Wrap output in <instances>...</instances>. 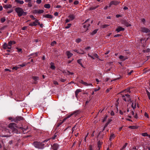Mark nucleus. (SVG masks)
<instances>
[{
  "label": "nucleus",
  "mask_w": 150,
  "mask_h": 150,
  "mask_svg": "<svg viewBox=\"0 0 150 150\" xmlns=\"http://www.w3.org/2000/svg\"><path fill=\"white\" fill-rule=\"evenodd\" d=\"M16 124L14 123H12L8 125V127H7V128L5 127H2L1 129L3 132H5V133H10V131L8 128H10L13 132H16L17 131V129L15 127H17Z\"/></svg>",
  "instance_id": "1"
},
{
  "label": "nucleus",
  "mask_w": 150,
  "mask_h": 150,
  "mask_svg": "<svg viewBox=\"0 0 150 150\" xmlns=\"http://www.w3.org/2000/svg\"><path fill=\"white\" fill-rule=\"evenodd\" d=\"M129 91V89H126L121 92L120 94V97L122 99L125 101H128L130 100V96L126 93Z\"/></svg>",
  "instance_id": "2"
},
{
  "label": "nucleus",
  "mask_w": 150,
  "mask_h": 150,
  "mask_svg": "<svg viewBox=\"0 0 150 150\" xmlns=\"http://www.w3.org/2000/svg\"><path fill=\"white\" fill-rule=\"evenodd\" d=\"M15 10L19 17H21L22 16H25L27 14L26 12H24L23 9L21 8L16 7L15 8Z\"/></svg>",
  "instance_id": "3"
},
{
  "label": "nucleus",
  "mask_w": 150,
  "mask_h": 150,
  "mask_svg": "<svg viewBox=\"0 0 150 150\" xmlns=\"http://www.w3.org/2000/svg\"><path fill=\"white\" fill-rule=\"evenodd\" d=\"M33 145L35 147L39 149H42L44 145L42 143L38 142H34Z\"/></svg>",
  "instance_id": "4"
},
{
  "label": "nucleus",
  "mask_w": 150,
  "mask_h": 150,
  "mask_svg": "<svg viewBox=\"0 0 150 150\" xmlns=\"http://www.w3.org/2000/svg\"><path fill=\"white\" fill-rule=\"evenodd\" d=\"M131 107L133 108V110H134L136 108V105L137 104V103L136 101L135 100H132L131 101ZM137 106L138 107H139V105H137Z\"/></svg>",
  "instance_id": "5"
},
{
  "label": "nucleus",
  "mask_w": 150,
  "mask_h": 150,
  "mask_svg": "<svg viewBox=\"0 0 150 150\" xmlns=\"http://www.w3.org/2000/svg\"><path fill=\"white\" fill-rule=\"evenodd\" d=\"M140 31L142 32L147 33L150 31V30L145 27H141L140 28Z\"/></svg>",
  "instance_id": "6"
},
{
  "label": "nucleus",
  "mask_w": 150,
  "mask_h": 150,
  "mask_svg": "<svg viewBox=\"0 0 150 150\" xmlns=\"http://www.w3.org/2000/svg\"><path fill=\"white\" fill-rule=\"evenodd\" d=\"M44 12L43 10H34L32 12L33 14H41L43 13Z\"/></svg>",
  "instance_id": "7"
},
{
  "label": "nucleus",
  "mask_w": 150,
  "mask_h": 150,
  "mask_svg": "<svg viewBox=\"0 0 150 150\" xmlns=\"http://www.w3.org/2000/svg\"><path fill=\"white\" fill-rule=\"evenodd\" d=\"M39 24L40 22L39 21V20L38 19H36L33 23H30L29 25L31 26H35L38 24Z\"/></svg>",
  "instance_id": "8"
},
{
  "label": "nucleus",
  "mask_w": 150,
  "mask_h": 150,
  "mask_svg": "<svg viewBox=\"0 0 150 150\" xmlns=\"http://www.w3.org/2000/svg\"><path fill=\"white\" fill-rule=\"evenodd\" d=\"M59 148V145L57 144H54L51 146V150H57Z\"/></svg>",
  "instance_id": "9"
},
{
  "label": "nucleus",
  "mask_w": 150,
  "mask_h": 150,
  "mask_svg": "<svg viewBox=\"0 0 150 150\" xmlns=\"http://www.w3.org/2000/svg\"><path fill=\"white\" fill-rule=\"evenodd\" d=\"M74 51L80 54H83L85 53L84 51L80 49L79 50H73Z\"/></svg>",
  "instance_id": "10"
},
{
  "label": "nucleus",
  "mask_w": 150,
  "mask_h": 150,
  "mask_svg": "<svg viewBox=\"0 0 150 150\" xmlns=\"http://www.w3.org/2000/svg\"><path fill=\"white\" fill-rule=\"evenodd\" d=\"M119 2L115 1H111L110 3L109 7H110L111 5H116L119 3Z\"/></svg>",
  "instance_id": "11"
},
{
  "label": "nucleus",
  "mask_w": 150,
  "mask_h": 150,
  "mask_svg": "<svg viewBox=\"0 0 150 150\" xmlns=\"http://www.w3.org/2000/svg\"><path fill=\"white\" fill-rule=\"evenodd\" d=\"M122 24H124L125 26L128 27L131 26V24L129 23L128 22L125 21H123L122 22Z\"/></svg>",
  "instance_id": "12"
},
{
  "label": "nucleus",
  "mask_w": 150,
  "mask_h": 150,
  "mask_svg": "<svg viewBox=\"0 0 150 150\" xmlns=\"http://www.w3.org/2000/svg\"><path fill=\"white\" fill-rule=\"evenodd\" d=\"M80 83H81L83 84L85 86H92V85L91 83H87L83 81L82 80H81L80 81Z\"/></svg>",
  "instance_id": "13"
},
{
  "label": "nucleus",
  "mask_w": 150,
  "mask_h": 150,
  "mask_svg": "<svg viewBox=\"0 0 150 150\" xmlns=\"http://www.w3.org/2000/svg\"><path fill=\"white\" fill-rule=\"evenodd\" d=\"M125 30V29L122 28V27L119 26L116 30V31L117 32H119L120 31H124Z\"/></svg>",
  "instance_id": "14"
},
{
  "label": "nucleus",
  "mask_w": 150,
  "mask_h": 150,
  "mask_svg": "<svg viewBox=\"0 0 150 150\" xmlns=\"http://www.w3.org/2000/svg\"><path fill=\"white\" fill-rule=\"evenodd\" d=\"M66 54L68 58H70L73 55V54L69 51H67L66 52Z\"/></svg>",
  "instance_id": "15"
},
{
  "label": "nucleus",
  "mask_w": 150,
  "mask_h": 150,
  "mask_svg": "<svg viewBox=\"0 0 150 150\" xmlns=\"http://www.w3.org/2000/svg\"><path fill=\"white\" fill-rule=\"evenodd\" d=\"M44 17L46 18H52L53 17L51 15L47 14L43 15Z\"/></svg>",
  "instance_id": "16"
},
{
  "label": "nucleus",
  "mask_w": 150,
  "mask_h": 150,
  "mask_svg": "<svg viewBox=\"0 0 150 150\" xmlns=\"http://www.w3.org/2000/svg\"><path fill=\"white\" fill-rule=\"evenodd\" d=\"M16 43L15 41H10L8 43V45L11 47L12 45L13 44H15Z\"/></svg>",
  "instance_id": "17"
},
{
  "label": "nucleus",
  "mask_w": 150,
  "mask_h": 150,
  "mask_svg": "<svg viewBox=\"0 0 150 150\" xmlns=\"http://www.w3.org/2000/svg\"><path fill=\"white\" fill-rule=\"evenodd\" d=\"M12 7V5L11 4H5L3 6V7L5 8H9Z\"/></svg>",
  "instance_id": "18"
},
{
  "label": "nucleus",
  "mask_w": 150,
  "mask_h": 150,
  "mask_svg": "<svg viewBox=\"0 0 150 150\" xmlns=\"http://www.w3.org/2000/svg\"><path fill=\"white\" fill-rule=\"evenodd\" d=\"M68 18L71 21H72L75 18V16L73 14H70Z\"/></svg>",
  "instance_id": "19"
},
{
  "label": "nucleus",
  "mask_w": 150,
  "mask_h": 150,
  "mask_svg": "<svg viewBox=\"0 0 150 150\" xmlns=\"http://www.w3.org/2000/svg\"><path fill=\"white\" fill-rule=\"evenodd\" d=\"M15 1L17 3L19 4H23L24 3L23 1L20 0H15Z\"/></svg>",
  "instance_id": "20"
},
{
  "label": "nucleus",
  "mask_w": 150,
  "mask_h": 150,
  "mask_svg": "<svg viewBox=\"0 0 150 150\" xmlns=\"http://www.w3.org/2000/svg\"><path fill=\"white\" fill-rule=\"evenodd\" d=\"M50 68L52 69H54L55 68V66H54V64L53 62H51L50 64Z\"/></svg>",
  "instance_id": "21"
},
{
  "label": "nucleus",
  "mask_w": 150,
  "mask_h": 150,
  "mask_svg": "<svg viewBox=\"0 0 150 150\" xmlns=\"http://www.w3.org/2000/svg\"><path fill=\"white\" fill-rule=\"evenodd\" d=\"M79 111H75L73 113L69 115L68 116V118H69L71 117V116H72L73 115H77L79 113Z\"/></svg>",
  "instance_id": "22"
},
{
  "label": "nucleus",
  "mask_w": 150,
  "mask_h": 150,
  "mask_svg": "<svg viewBox=\"0 0 150 150\" xmlns=\"http://www.w3.org/2000/svg\"><path fill=\"white\" fill-rule=\"evenodd\" d=\"M82 59H80L77 60L78 63L82 67H83V65L82 63Z\"/></svg>",
  "instance_id": "23"
},
{
  "label": "nucleus",
  "mask_w": 150,
  "mask_h": 150,
  "mask_svg": "<svg viewBox=\"0 0 150 150\" xmlns=\"http://www.w3.org/2000/svg\"><path fill=\"white\" fill-rule=\"evenodd\" d=\"M32 78L35 81L38 80H39V78L38 76H33Z\"/></svg>",
  "instance_id": "24"
},
{
  "label": "nucleus",
  "mask_w": 150,
  "mask_h": 150,
  "mask_svg": "<svg viewBox=\"0 0 150 150\" xmlns=\"http://www.w3.org/2000/svg\"><path fill=\"white\" fill-rule=\"evenodd\" d=\"M115 137V135L114 134H112L110 136L109 139L111 140L112 139H113Z\"/></svg>",
  "instance_id": "25"
},
{
  "label": "nucleus",
  "mask_w": 150,
  "mask_h": 150,
  "mask_svg": "<svg viewBox=\"0 0 150 150\" xmlns=\"http://www.w3.org/2000/svg\"><path fill=\"white\" fill-rule=\"evenodd\" d=\"M38 54V52H36L34 53H33L30 54L29 55V56H31L33 55H34L35 56H37Z\"/></svg>",
  "instance_id": "26"
},
{
  "label": "nucleus",
  "mask_w": 150,
  "mask_h": 150,
  "mask_svg": "<svg viewBox=\"0 0 150 150\" xmlns=\"http://www.w3.org/2000/svg\"><path fill=\"white\" fill-rule=\"evenodd\" d=\"M119 58L122 60H125L126 59V58L124 57L122 55H120L119 57Z\"/></svg>",
  "instance_id": "27"
},
{
  "label": "nucleus",
  "mask_w": 150,
  "mask_h": 150,
  "mask_svg": "<svg viewBox=\"0 0 150 150\" xmlns=\"http://www.w3.org/2000/svg\"><path fill=\"white\" fill-rule=\"evenodd\" d=\"M44 7L46 8H50V6L49 4H45L44 5Z\"/></svg>",
  "instance_id": "28"
},
{
  "label": "nucleus",
  "mask_w": 150,
  "mask_h": 150,
  "mask_svg": "<svg viewBox=\"0 0 150 150\" xmlns=\"http://www.w3.org/2000/svg\"><path fill=\"white\" fill-rule=\"evenodd\" d=\"M81 90L80 89H77L76 90L75 92V95L77 96L78 95L79 92H81Z\"/></svg>",
  "instance_id": "29"
},
{
  "label": "nucleus",
  "mask_w": 150,
  "mask_h": 150,
  "mask_svg": "<svg viewBox=\"0 0 150 150\" xmlns=\"http://www.w3.org/2000/svg\"><path fill=\"white\" fill-rule=\"evenodd\" d=\"M129 128L131 129H134L137 128V127L134 126H130L129 127Z\"/></svg>",
  "instance_id": "30"
},
{
  "label": "nucleus",
  "mask_w": 150,
  "mask_h": 150,
  "mask_svg": "<svg viewBox=\"0 0 150 150\" xmlns=\"http://www.w3.org/2000/svg\"><path fill=\"white\" fill-rule=\"evenodd\" d=\"M20 68V67H19V66H15V67H13L12 68V69H15L16 70L18 69H19Z\"/></svg>",
  "instance_id": "31"
},
{
  "label": "nucleus",
  "mask_w": 150,
  "mask_h": 150,
  "mask_svg": "<svg viewBox=\"0 0 150 150\" xmlns=\"http://www.w3.org/2000/svg\"><path fill=\"white\" fill-rule=\"evenodd\" d=\"M81 38H78L76 39V42L77 43H79L81 41Z\"/></svg>",
  "instance_id": "32"
},
{
  "label": "nucleus",
  "mask_w": 150,
  "mask_h": 150,
  "mask_svg": "<svg viewBox=\"0 0 150 150\" xmlns=\"http://www.w3.org/2000/svg\"><path fill=\"white\" fill-rule=\"evenodd\" d=\"M8 44L5 43L3 45V48L4 49H7Z\"/></svg>",
  "instance_id": "33"
},
{
  "label": "nucleus",
  "mask_w": 150,
  "mask_h": 150,
  "mask_svg": "<svg viewBox=\"0 0 150 150\" xmlns=\"http://www.w3.org/2000/svg\"><path fill=\"white\" fill-rule=\"evenodd\" d=\"M90 25L88 24L87 25H84L83 26V28H86V30H87L88 29V28L89 26Z\"/></svg>",
  "instance_id": "34"
},
{
  "label": "nucleus",
  "mask_w": 150,
  "mask_h": 150,
  "mask_svg": "<svg viewBox=\"0 0 150 150\" xmlns=\"http://www.w3.org/2000/svg\"><path fill=\"white\" fill-rule=\"evenodd\" d=\"M28 6L29 7H32L33 6L32 4L31 3V2H28Z\"/></svg>",
  "instance_id": "35"
},
{
  "label": "nucleus",
  "mask_w": 150,
  "mask_h": 150,
  "mask_svg": "<svg viewBox=\"0 0 150 150\" xmlns=\"http://www.w3.org/2000/svg\"><path fill=\"white\" fill-rule=\"evenodd\" d=\"M65 73L69 75H73L74 74V73L73 72H71L69 71H67V72H65Z\"/></svg>",
  "instance_id": "36"
},
{
  "label": "nucleus",
  "mask_w": 150,
  "mask_h": 150,
  "mask_svg": "<svg viewBox=\"0 0 150 150\" xmlns=\"http://www.w3.org/2000/svg\"><path fill=\"white\" fill-rule=\"evenodd\" d=\"M56 44V42L55 41H53V42H52L51 44V45L52 46H54V45Z\"/></svg>",
  "instance_id": "37"
},
{
  "label": "nucleus",
  "mask_w": 150,
  "mask_h": 150,
  "mask_svg": "<svg viewBox=\"0 0 150 150\" xmlns=\"http://www.w3.org/2000/svg\"><path fill=\"white\" fill-rule=\"evenodd\" d=\"M127 143H125V145L123 146L122 148L121 149V150H122V149H125L127 145Z\"/></svg>",
  "instance_id": "38"
},
{
  "label": "nucleus",
  "mask_w": 150,
  "mask_h": 150,
  "mask_svg": "<svg viewBox=\"0 0 150 150\" xmlns=\"http://www.w3.org/2000/svg\"><path fill=\"white\" fill-rule=\"evenodd\" d=\"M26 65V64L23 63L21 64L18 65V66H19L20 67H23L25 66Z\"/></svg>",
  "instance_id": "39"
},
{
  "label": "nucleus",
  "mask_w": 150,
  "mask_h": 150,
  "mask_svg": "<svg viewBox=\"0 0 150 150\" xmlns=\"http://www.w3.org/2000/svg\"><path fill=\"white\" fill-rule=\"evenodd\" d=\"M97 31H98V30H94L91 33V34L92 35H93L95 34L97 32Z\"/></svg>",
  "instance_id": "40"
},
{
  "label": "nucleus",
  "mask_w": 150,
  "mask_h": 150,
  "mask_svg": "<svg viewBox=\"0 0 150 150\" xmlns=\"http://www.w3.org/2000/svg\"><path fill=\"white\" fill-rule=\"evenodd\" d=\"M101 144H100V142H98V149H100V148L101 147Z\"/></svg>",
  "instance_id": "41"
},
{
  "label": "nucleus",
  "mask_w": 150,
  "mask_h": 150,
  "mask_svg": "<svg viewBox=\"0 0 150 150\" xmlns=\"http://www.w3.org/2000/svg\"><path fill=\"white\" fill-rule=\"evenodd\" d=\"M88 150H94L92 145H89Z\"/></svg>",
  "instance_id": "42"
},
{
  "label": "nucleus",
  "mask_w": 150,
  "mask_h": 150,
  "mask_svg": "<svg viewBox=\"0 0 150 150\" xmlns=\"http://www.w3.org/2000/svg\"><path fill=\"white\" fill-rule=\"evenodd\" d=\"M71 25V24H68L65 27V28L66 29H68L70 27Z\"/></svg>",
  "instance_id": "43"
},
{
  "label": "nucleus",
  "mask_w": 150,
  "mask_h": 150,
  "mask_svg": "<svg viewBox=\"0 0 150 150\" xmlns=\"http://www.w3.org/2000/svg\"><path fill=\"white\" fill-rule=\"evenodd\" d=\"M142 135L143 136H148V135L147 133L146 132L142 134Z\"/></svg>",
  "instance_id": "44"
},
{
  "label": "nucleus",
  "mask_w": 150,
  "mask_h": 150,
  "mask_svg": "<svg viewBox=\"0 0 150 150\" xmlns=\"http://www.w3.org/2000/svg\"><path fill=\"white\" fill-rule=\"evenodd\" d=\"M146 93L147 94V95L148 96V98L150 100V93L148 91H147Z\"/></svg>",
  "instance_id": "45"
},
{
  "label": "nucleus",
  "mask_w": 150,
  "mask_h": 150,
  "mask_svg": "<svg viewBox=\"0 0 150 150\" xmlns=\"http://www.w3.org/2000/svg\"><path fill=\"white\" fill-rule=\"evenodd\" d=\"M5 18H1V23H3L5 21Z\"/></svg>",
  "instance_id": "46"
},
{
  "label": "nucleus",
  "mask_w": 150,
  "mask_h": 150,
  "mask_svg": "<svg viewBox=\"0 0 150 150\" xmlns=\"http://www.w3.org/2000/svg\"><path fill=\"white\" fill-rule=\"evenodd\" d=\"M93 55L95 57H96V58H97L98 59H99L98 58L99 56H98V55L97 54L94 53V54H93Z\"/></svg>",
  "instance_id": "47"
},
{
  "label": "nucleus",
  "mask_w": 150,
  "mask_h": 150,
  "mask_svg": "<svg viewBox=\"0 0 150 150\" xmlns=\"http://www.w3.org/2000/svg\"><path fill=\"white\" fill-rule=\"evenodd\" d=\"M107 118V115L105 116L103 120V122H105Z\"/></svg>",
  "instance_id": "48"
},
{
  "label": "nucleus",
  "mask_w": 150,
  "mask_h": 150,
  "mask_svg": "<svg viewBox=\"0 0 150 150\" xmlns=\"http://www.w3.org/2000/svg\"><path fill=\"white\" fill-rule=\"evenodd\" d=\"M142 22L143 23V24H144L146 21L145 19L144 18H142L141 19Z\"/></svg>",
  "instance_id": "49"
},
{
  "label": "nucleus",
  "mask_w": 150,
  "mask_h": 150,
  "mask_svg": "<svg viewBox=\"0 0 150 150\" xmlns=\"http://www.w3.org/2000/svg\"><path fill=\"white\" fill-rule=\"evenodd\" d=\"M53 83L54 84H55V85H58V82L56 81H53Z\"/></svg>",
  "instance_id": "50"
},
{
  "label": "nucleus",
  "mask_w": 150,
  "mask_h": 150,
  "mask_svg": "<svg viewBox=\"0 0 150 150\" xmlns=\"http://www.w3.org/2000/svg\"><path fill=\"white\" fill-rule=\"evenodd\" d=\"M41 2V0H37L36 1V3L38 4H40Z\"/></svg>",
  "instance_id": "51"
},
{
  "label": "nucleus",
  "mask_w": 150,
  "mask_h": 150,
  "mask_svg": "<svg viewBox=\"0 0 150 150\" xmlns=\"http://www.w3.org/2000/svg\"><path fill=\"white\" fill-rule=\"evenodd\" d=\"M109 25H102V27L103 28H105L109 26Z\"/></svg>",
  "instance_id": "52"
},
{
  "label": "nucleus",
  "mask_w": 150,
  "mask_h": 150,
  "mask_svg": "<svg viewBox=\"0 0 150 150\" xmlns=\"http://www.w3.org/2000/svg\"><path fill=\"white\" fill-rule=\"evenodd\" d=\"M57 136V134H54V136L52 137V139H54Z\"/></svg>",
  "instance_id": "53"
},
{
  "label": "nucleus",
  "mask_w": 150,
  "mask_h": 150,
  "mask_svg": "<svg viewBox=\"0 0 150 150\" xmlns=\"http://www.w3.org/2000/svg\"><path fill=\"white\" fill-rule=\"evenodd\" d=\"M79 2L78 1H75L74 2V4L75 5H77L79 4Z\"/></svg>",
  "instance_id": "54"
},
{
  "label": "nucleus",
  "mask_w": 150,
  "mask_h": 150,
  "mask_svg": "<svg viewBox=\"0 0 150 150\" xmlns=\"http://www.w3.org/2000/svg\"><path fill=\"white\" fill-rule=\"evenodd\" d=\"M30 17L33 20H35V18L34 17V16L33 15H30Z\"/></svg>",
  "instance_id": "55"
},
{
  "label": "nucleus",
  "mask_w": 150,
  "mask_h": 150,
  "mask_svg": "<svg viewBox=\"0 0 150 150\" xmlns=\"http://www.w3.org/2000/svg\"><path fill=\"white\" fill-rule=\"evenodd\" d=\"M91 49V47L90 46H88L85 48V49L86 50H88Z\"/></svg>",
  "instance_id": "56"
},
{
  "label": "nucleus",
  "mask_w": 150,
  "mask_h": 150,
  "mask_svg": "<svg viewBox=\"0 0 150 150\" xmlns=\"http://www.w3.org/2000/svg\"><path fill=\"white\" fill-rule=\"evenodd\" d=\"M16 49L17 50V51L18 52H21L22 50L21 48H16Z\"/></svg>",
  "instance_id": "57"
},
{
  "label": "nucleus",
  "mask_w": 150,
  "mask_h": 150,
  "mask_svg": "<svg viewBox=\"0 0 150 150\" xmlns=\"http://www.w3.org/2000/svg\"><path fill=\"white\" fill-rule=\"evenodd\" d=\"M70 21H71V20H70L69 19H67L65 20L66 23H67L68 22H69Z\"/></svg>",
  "instance_id": "58"
},
{
  "label": "nucleus",
  "mask_w": 150,
  "mask_h": 150,
  "mask_svg": "<svg viewBox=\"0 0 150 150\" xmlns=\"http://www.w3.org/2000/svg\"><path fill=\"white\" fill-rule=\"evenodd\" d=\"M133 72V70H131L130 71V72H129L128 73V75H131V74Z\"/></svg>",
  "instance_id": "59"
},
{
  "label": "nucleus",
  "mask_w": 150,
  "mask_h": 150,
  "mask_svg": "<svg viewBox=\"0 0 150 150\" xmlns=\"http://www.w3.org/2000/svg\"><path fill=\"white\" fill-rule=\"evenodd\" d=\"M144 116L145 117H147V118H149V115L146 112H145L144 113Z\"/></svg>",
  "instance_id": "60"
},
{
  "label": "nucleus",
  "mask_w": 150,
  "mask_h": 150,
  "mask_svg": "<svg viewBox=\"0 0 150 150\" xmlns=\"http://www.w3.org/2000/svg\"><path fill=\"white\" fill-rule=\"evenodd\" d=\"M100 87H99V88L98 89L95 88V89H94V91L95 92H96L99 91L100 90Z\"/></svg>",
  "instance_id": "61"
},
{
  "label": "nucleus",
  "mask_w": 150,
  "mask_h": 150,
  "mask_svg": "<svg viewBox=\"0 0 150 150\" xmlns=\"http://www.w3.org/2000/svg\"><path fill=\"white\" fill-rule=\"evenodd\" d=\"M88 56L89 57H90L92 59H94L95 58H94V57H93L91 55H90L89 54H88Z\"/></svg>",
  "instance_id": "62"
},
{
  "label": "nucleus",
  "mask_w": 150,
  "mask_h": 150,
  "mask_svg": "<svg viewBox=\"0 0 150 150\" xmlns=\"http://www.w3.org/2000/svg\"><path fill=\"white\" fill-rule=\"evenodd\" d=\"M120 113L122 115L125 112V111L123 112L121 110L120 111Z\"/></svg>",
  "instance_id": "63"
},
{
  "label": "nucleus",
  "mask_w": 150,
  "mask_h": 150,
  "mask_svg": "<svg viewBox=\"0 0 150 150\" xmlns=\"http://www.w3.org/2000/svg\"><path fill=\"white\" fill-rule=\"evenodd\" d=\"M121 36V35H120L118 34H117V35H114V37H120Z\"/></svg>",
  "instance_id": "64"
}]
</instances>
